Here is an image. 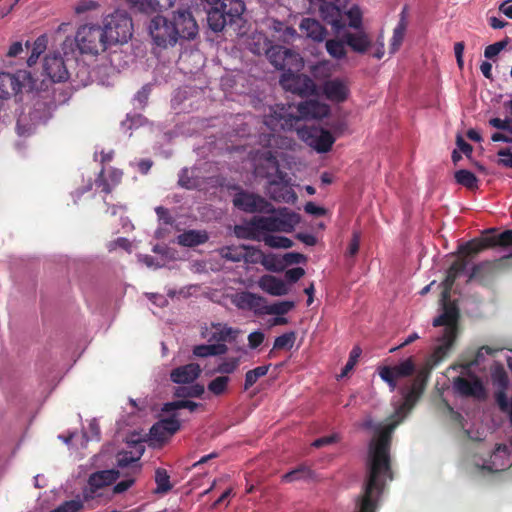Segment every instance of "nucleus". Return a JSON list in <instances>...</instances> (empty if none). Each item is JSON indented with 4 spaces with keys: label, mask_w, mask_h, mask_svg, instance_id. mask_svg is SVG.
Here are the masks:
<instances>
[{
    "label": "nucleus",
    "mask_w": 512,
    "mask_h": 512,
    "mask_svg": "<svg viewBox=\"0 0 512 512\" xmlns=\"http://www.w3.org/2000/svg\"><path fill=\"white\" fill-rule=\"evenodd\" d=\"M264 334L261 331H254L248 335V344L251 349H255L264 341Z\"/></svg>",
    "instance_id": "62"
},
{
    "label": "nucleus",
    "mask_w": 512,
    "mask_h": 512,
    "mask_svg": "<svg viewBox=\"0 0 512 512\" xmlns=\"http://www.w3.org/2000/svg\"><path fill=\"white\" fill-rule=\"evenodd\" d=\"M47 42H48L47 37L45 35H42L35 40V42L33 44L31 55L29 56V58L27 60L28 66L31 67L34 64H36L40 55L46 50Z\"/></svg>",
    "instance_id": "42"
},
{
    "label": "nucleus",
    "mask_w": 512,
    "mask_h": 512,
    "mask_svg": "<svg viewBox=\"0 0 512 512\" xmlns=\"http://www.w3.org/2000/svg\"><path fill=\"white\" fill-rule=\"evenodd\" d=\"M280 84L286 91L300 96H311L317 93L316 84L310 77L295 74L293 70L286 71L282 74Z\"/></svg>",
    "instance_id": "14"
},
{
    "label": "nucleus",
    "mask_w": 512,
    "mask_h": 512,
    "mask_svg": "<svg viewBox=\"0 0 512 512\" xmlns=\"http://www.w3.org/2000/svg\"><path fill=\"white\" fill-rule=\"evenodd\" d=\"M295 340L296 335L294 332L285 333L275 339L273 348L276 350L291 349Z\"/></svg>",
    "instance_id": "51"
},
{
    "label": "nucleus",
    "mask_w": 512,
    "mask_h": 512,
    "mask_svg": "<svg viewBox=\"0 0 512 512\" xmlns=\"http://www.w3.org/2000/svg\"><path fill=\"white\" fill-rule=\"evenodd\" d=\"M186 25L185 28L175 27L176 23H172L171 19L164 16H155L149 24V33L153 42L159 46L166 48L174 46L179 39H194L198 34V25L191 19L182 20Z\"/></svg>",
    "instance_id": "6"
},
{
    "label": "nucleus",
    "mask_w": 512,
    "mask_h": 512,
    "mask_svg": "<svg viewBox=\"0 0 512 512\" xmlns=\"http://www.w3.org/2000/svg\"><path fill=\"white\" fill-rule=\"evenodd\" d=\"M223 6H229V14L232 16H241L245 11L243 0H222Z\"/></svg>",
    "instance_id": "54"
},
{
    "label": "nucleus",
    "mask_w": 512,
    "mask_h": 512,
    "mask_svg": "<svg viewBox=\"0 0 512 512\" xmlns=\"http://www.w3.org/2000/svg\"><path fill=\"white\" fill-rule=\"evenodd\" d=\"M282 261L285 269L287 266L305 262L306 257L297 252H289L282 256Z\"/></svg>",
    "instance_id": "57"
},
{
    "label": "nucleus",
    "mask_w": 512,
    "mask_h": 512,
    "mask_svg": "<svg viewBox=\"0 0 512 512\" xmlns=\"http://www.w3.org/2000/svg\"><path fill=\"white\" fill-rule=\"evenodd\" d=\"M460 369V375L454 378L452 382L454 392L466 398L485 399L486 390L480 378L473 374L471 370Z\"/></svg>",
    "instance_id": "11"
},
{
    "label": "nucleus",
    "mask_w": 512,
    "mask_h": 512,
    "mask_svg": "<svg viewBox=\"0 0 512 512\" xmlns=\"http://www.w3.org/2000/svg\"><path fill=\"white\" fill-rule=\"evenodd\" d=\"M295 307L293 301H280L273 304H267L265 302L263 315H276L283 316L290 312Z\"/></svg>",
    "instance_id": "34"
},
{
    "label": "nucleus",
    "mask_w": 512,
    "mask_h": 512,
    "mask_svg": "<svg viewBox=\"0 0 512 512\" xmlns=\"http://www.w3.org/2000/svg\"><path fill=\"white\" fill-rule=\"evenodd\" d=\"M28 74L26 71H18L14 74L8 72L0 73V98L7 99L11 95L18 94L24 82L27 80Z\"/></svg>",
    "instance_id": "19"
},
{
    "label": "nucleus",
    "mask_w": 512,
    "mask_h": 512,
    "mask_svg": "<svg viewBox=\"0 0 512 512\" xmlns=\"http://www.w3.org/2000/svg\"><path fill=\"white\" fill-rule=\"evenodd\" d=\"M305 274V271L301 267L292 268L286 271L285 277L288 281L291 283H294L298 281L301 277H303Z\"/></svg>",
    "instance_id": "64"
},
{
    "label": "nucleus",
    "mask_w": 512,
    "mask_h": 512,
    "mask_svg": "<svg viewBox=\"0 0 512 512\" xmlns=\"http://www.w3.org/2000/svg\"><path fill=\"white\" fill-rule=\"evenodd\" d=\"M324 1L319 6V15L321 19L331 26L332 30L339 34L345 28L343 20V8L347 5L348 0Z\"/></svg>",
    "instance_id": "15"
},
{
    "label": "nucleus",
    "mask_w": 512,
    "mask_h": 512,
    "mask_svg": "<svg viewBox=\"0 0 512 512\" xmlns=\"http://www.w3.org/2000/svg\"><path fill=\"white\" fill-rule=\"evenodd\" d=\"M178 183L181 187L186 189L197 188L199 185L198 179L194 176V170L188 168L181 170Z\"/></svg>",
    "instance_id": "45"
},
{
    "label": "nucleus",
    "mask_w": 512,
    "mask_h": 512,
    "mask_svg": "<svg viewBox=\"0 0 512 512\" xmlns=\"http://www.w3.org/2000/svg\"><path fill=\"white\" fill-rule=\"evenodd\" d=\"M259 288L265 293L272 296H284L287 295L290 291V286L284 280L266 274L259 278L258 280Z\"/></svg>",
    "instance_id": "25"
},
{
    "label": "nucleus",
    "mask_w": 512,
    "mask_h": 512,
    "mask_svg": "<svg viewBox=\"0 0 512 512\" xmlns=\"http://www.w3.org/2000/svg\"><path fill=\"white\" fill-rule=\"evenodd\" d=\"M222 258L232 261L240 262L243 259V246H226L219 250Z\"/></svg>",
    "instance_id": "44"
},
{
    "label": "nucleus",
    "mask_w": 512,
    "mask_h": 512,
    "mask_svg": "<svg viewBox=\"0 0 512 512\" xmlns=\"http://www.w3.org/2000/svg\"><path fill=\"white\" fill-rule=\"evenodd\" d=\"M229 6L224 7L223 1L220 7L208 8L207 10V22L209 27L214 32L222 31L228 22H233L240 16H232L229 13Z\"/></svg>",
    "instance_id": "23"
},
{
    "label": "nucleus",
    "mask_w": 512,
    "mask_h": 512,
    "mask_svg": "<svg viewBox=\"0 0 512 512\" xmlns=\"http://www.w3.org/2000/svg\"><path fill=\"white\" fill-rule=\"evenodd\" d=\"M238 333V330L221 323H211L209 326L205 325L201 328L202 338L210 343L235 339Z\"/></svg>",
    "instance_id": "20"
},
{
    "label": "nucleus",
    "mask_w": 512,
    "mask_h": 512,
    "mask_svg": "<svg viewBox=\"0 0 512 512\" xmlns=\"http://www.w3.org/2000/svg\"><path fill=\"white\" fill-rule=\"evenodd\" d=\"M298 137L318 153H326L335 142V137L328 131L318 127H297Z\"/></svg>",
    "instance_id": "12"
},
{
    "label": "nucleus",
    "mask_w": 512,
    "mask_h": 512,
    "mask_svg": "<svg viewBox=\"0 0 512 512\" xmlns=\"http://www.w3.org/2000/svg\"><path fill=\"white\" fill-rule=\"evenodd\" d=\"M360 355H361V349L359 347H354L351 350L349 359L341 372V375H340L341 377H345L354 368Z\"/></svg>",
    "instance_id": "55"
},
{
    "label": "nucleus",
    "mask_w": 512,
    "mask_h": 512,
    "mask_svg": "<svg viewBox=\"0 0 512 512\" xmlns=\"http://www.w3.org/2000/svg\"><path fill=\"white\" fill-rule=\"evenodd\" d=\"M349 23L348 26L356 31L363 30V12L358 5L351 6L346 12Z\"/></svg>",
    "instance_id": "39"
},
{
    "label": "nucleus",
    "mask_w": 512,
    "mask_h": 512,
    "mask_svg": "<svg viewBox=\"0 0 512 512\" xmlns=\"http://www.w3.org/2000/svg\"><path fill=\"white\" fill-rule=\"evenodd\" d=\"M100 7L99 3L94 0H79L74 7L77 15H82L91 11H95Z\"/></svg>",
    "instance_id": "53"
},
{
    "label": "nucleus",
    "mask_w": 512,
    "mask_h": 512,
    "mask_svg": "<svg viewBox=\"0 0 512 512\" xmlns=\"http://www.w3.org/2000/svg\"><path fill=\"white\" fill-rule=\"evenodd\" d=\"M265 299L262 296L244 291L234 295L232 303L242 310L253 311L256 315H263Z\"/></svg>",
    "instance_id": "21"
},
{
    "label": "nucleus",
    "mask_w": 512,
    "mask_h": 512,
    "mask_svg": "<svg viewBox=\"0 0 512 512\" xmlns=\"http://www.w3.org/2000/svg\"><path fill=\"white\" fill-rule=\"evenodd\" d=\"M230 382L231 378L227 375L217 376L207 384V390L214 396H223L228 392Z\"/></svg>",
    "instance_id": "33"
},
{
    "label": "nucleus",
    "mask_w": 512,
    "mask_h": 512,
    "mask_svg": "<svg viewBox=\"0 0 512 512\" xmlns=\"http://www.w3.org/2000/svg\"><path fill=\"white\" fill-rule=\"evenodd\" d=\"M305 36L314 42H323L328 34L327 29L316 19L304 18L299 25Z\"/></svg>",
    "instance_id": "27"
},
{
    "label": "nucleus",
    "mask_w": 512,
    "mask_h": 512,
    "mask_svg": "<svg viewBox=\"0 0 512 512\" xmlns=\"http://www.w3.org/2000/svg\"><path fill=\"white\" fill-rule=\"evenodd\" d=\"M155 482L157 485L156 492L157 493H166L168 492L172 486L170 484V477L166 470L157 469L155 472Z\"/></svg>",
    "instance_id": "46"
},
{
    "label": "nucleus",
    "mask_w": 512,
    "mask_h": 512,
    "mask_svg": "<svg viewBox=\"0 0 512 512\" xmlns=\"http://www.w3.org/2000/svg\"><path fill=\"white\" fill-rule=\"evenodd\" d=\"M208 240V235L205 231L188 230L177 237V241L182 246L192 247L203 244Z\"/></svg>",
    "instance_id": "31"
},
{
    "label": "nucleus",
    "mask_w": 512,
    "mask_h": 512,
    "mask_svg": "<svg viewBox=\"0 0 512 512\" xmlns=\"http://www.w3.org/2000/svg\"><path fill=\"white\" fill-rule=\"evenodd\" d=\"M108 47L125 44L133 35V23L129 14L120 9L105 15L99 26Z\"/></svg>",
    "instance_id": "8"
},
{
    "label": "nucleus",
    "mask_w": 512,
    "mask_h": 512,
    "mask_svg": "<svg viewBox=\"0 0 512 512\" xmlns=\"http://www.w3.org/2000/svg\"><path fill=\"white\" fill-rule=\"evenodd\" d=\"M347 47L358 54H365L372 50V56L376 59H381L385 54L384 35L380 33L375 42H373L365 30L356 32L344 31L339 36L327 39L325 42L327 53L335 60H343L347 57Z\"/></svg>",
    "instance_id": "2"
},
{
    "label": "nucleus",
    "mask_w": 512,
    "mask_h": 512,
    "mask_svg": "<svg viewBox=\"0 0 512 512\" xmlns=\"http://www.w3.org/2000/svg\"><path fill=\"white\" fill-rule=\"evenodd\" d=\"M200 406L199 403L190 400H178L164 404L163 411L170 412L178 409H188L190 412H194Z\"/></svg>",
    "instance_id": "47"
},
{
    "label": "nucleus",
    "mask_w": 512,
    "mask_h": 512,
    "mask_svg": "<svg viewBox=\"0 0 512 512\" xmlns=\"http://www.w3.org/2000/svg\"><path fill=\"white\" fill-rule=\"evenodd\" d=\"M267 58L276 69L283 70L284 72L298 71L303 65L298 53L283 46H271L267 51Z\"/></svg>",
    "instance_id": "13"
},
{
    "label": "nucleus",
    "mask_w": 512,
    "mask_h": 512,
    "mask_svg": "<svg viewBox=\"0 0 512 512\" xmlns=\"http://www.w3.org/2000/svg\"><path fill=\"white\" fill-rule=\"evenodd\" d=\"M44 72L54 82H61L68 78V71L59 54H51L45 57Z\"/></svg>",
    "instance_id": "24"
},
{
    "label": "nucleus",
    "mask_w": 512,
    "mask_h": 512,
    "mask_svg": "<svg viewBox=\"0 0 512 512\" xmlns=\"http://www.w3.org/2000/svg\"><path fill=\"white\" fill-rule=\"evenodd\" d=\"M270 47L269 41L262 33L253 34L248 43L249 50L256 55H261L263 53L267 55V51Z\"/></svg>",
    "instance_id": "35"
},
{
    "label": "nucleus",
    "mask_w": 512,
    "mask_h": 512,
    "mask_svg": "<svg viewBox=\"0 0 512 512\" xmlns=\"http://www.w3.org/2000/svg\"><path fill=\"white\" fill-rule=\"evenodd\" d=\"M119 477V472L111 469V470H102L95 472L90 475L88 484L89 487L95 491L102 487L108 486L113 483Z\"/></svg>",
    "instance_id": "29"
},
{
    "label": "nucleus",
    "mask_w": 512,
    "mask_h": 512,
    "mask_svg": "<svg viewBox=\"0 0 512 512\" xmlns=\"http://www.w3.org/2000/svg\"><path fill=\"white\" fill-rule=\"evenodd\" d=\"M243 246V261L249 264H256V263H262L264 253L254 247L250 246Z\"/></svg>",
    "instance_id": "48"
},
{
    "label": "nucleus",
    "mask_w": 512,
    "mask_h": 512,
    "mask_svg": "<svg viewBox=\"0 0 512 512\" xmlns=\"http://www.w3.org/2000/svg\"><path fill=\"white\" fill-rule=\"evenodd\" d=\"M323 95L331 102L341 103L348 99L350 94L349 81L346 78L335 77L322 84Z\"/></svg>",
    "instance_id": "18"
},
{
    "label": "nucleus",
    "mask_w": 512,
    "mask_h": 512,
    "mask_svg": "<svg viewBox=\"0 0 512 512\" xmlns=\"http://www.w3.org/2000/svg\"><path fill=\"white\" fill-rule=\"evenodd\" d=\"M186 18H189L193 22L196 23V20L194 19V17L192 16V14L188 10H179L177 12H174L173 16L170 19H171L172 23H176L177 24L176 25L177 27L185 28L186 25L184 24V22L182 20L186 19Z\"/></svg>",
    "instance_id": "59"
},
{
    "label": "nucleus",
    "mask_w": 512,
    "mask_h": 512,
    "mask_svg": "<svg viewBox=\"0 0 512 512\" xmlns=\"http://www.w3.org/2000/svg\"><path fill=\"white\" fill-rule=\"evenodd\" d=\"M135 475L136 474L129 473L124 480L119 481L114 486V493L120 494L127 491L134 484Z\"/></svg>",
    "instance_id": "60"
},
{
    "label": "nucleus",
    "mask_w": 512,
    "mask_h": 512,
    "mask_svg": "<svg viewBox=\"0 0 512 512\" xmlns=\"http://www.w3.org/2000/svg\"><path fill=\"white\" fill-rule=\"evenodd\" d=\"M506 45V41H499L488 45L484 50V56L488 59H493L506 47Z\"/></svg>",
    "instance_id": "58"
},
{
    "label": "nucleus",
    "mask_w": 512,
    "mask_h": 512,
    "mask_svg": "<svg viewBox=\"0 0 512 512\" xmlns=\"http://www.w3.org/2000/svg\"><path fill=\"white\" fill-rule=\"evenodd\" d=\"M496 245H512V230H506L497 236L470 241L462 247L461 253L464 254V256L458 257L454 261V263L448 269L446 278L442 283L444 287L442 291L444 301L450 297V290L454 284L455 279L465 271L469 263V260L467 259L468 255L477 254L488 247ZM508 257H512V253L509 254Z\"/></svg>",
    "instance_id": "5"
},
{
    "label": "nucleus",
    "mask_w": 512,
    "mask_h": 512,
    "mask_svg": "<svg viewBox=\"0 0 512 512\" xmlns=\"http://www.w3.org/2000/svg\"><path fill=\"white\" fill-rule=\"evenodd\" d=\"M512 464V440L509 445L500 444L491 454L489 460H483L481 464L476 463L482 469L489 472H498L507 469Z\"/></svg>",
    "instance_id": "17"
},
{
    "label": "nucleus",
    "mask_w": 512,
    "mask_h": 512,
    "mask_svg": "<svg viewBox=\"0 0 512 512\" xmlns=\"http://www.w3.org/2000/svg\"><path fill=\"white\" fill-rule=\"evenodd\" d=\"M298 37L297 31L293 27L286 26L283 33L277 36V39L283 42H292Z\"/></svg>",
    "instance_id": "61"
},
{
    "label": "nucleus",
    "mask_w": 512,
    "mask_h": 512,
    "mask_svg": "<svg viewBox=\"0 0 512 512\" xmlns=\"http://www.w3.org/2000/svg\"><path fill=\"white\" fill-rule=\"evenodd\" d=\"M270 368L269 365L258 366L252 370H249L245 374L244 390L251 388L259 378L265 376Z\"/></svg>",
    "instance_id": "40"
},
{
    "label": "nucleus",
    "mask_w": 512,
    "mask_h": 512,
    "mask_svg": "<svg viewBox=\"0 0 512 512\" xmlns=\"http://www.w3.org/2000/svg\"><path fill=\"white\" fill-rule=\"evenodd\" d=\"M233 204L238 209L249 213L273 211V205L265 198L254 193L244 191H241L234 196Z\"/></svg>",
    "instance_id": "16"
},
{
    "label": "nucleus",
    "mask_w": 512,
    "mask_h": 512,
    "mask_svg": "<svg viewBox=\"0 0 512 512\" xmlns=\"http://www.w3.org/2000/svg\"><path fill=\"white\" fill-rule=\"evenodd\" d=\"M180 428V422L175 417L160 420L150 429V438L157 442H164L176 433Z\"/></svg>",
    "instance_id": "22"
},
{
    "label": "nucleus",
    "mask_w": 512,
    "mask_h": 512,
    "mask_svg": "<svg viewBox=\"0 0 512 512\" xmlns=\"http://www.w3.org/2000/svg\"><path fill=\"white\" fill-rule=\"evenodd\" d=\"M240 363L241 359L239 357L222 358L215 367L214 372L229 376V374L234 373L239 368Z\"/></svg>",
    "instance_id": "36"
},
{
    "label": "nucleus",
    "mask_w": 512,
    "mask_h": 512,
    "mask_svg": "<svg viewBox=\"0 0 512 512\" xmlns=\"http://www.w3.org/2000/svg\"><path fill=\"white\" fill-rule=\"evenodd\" d=\"M405 23L401 21L394 29L390 44V53L394 54L398 51L404 39Z\"/></svg>",
    "instance_id": "50"
},
{
    "label": "nucleus",
    "mask_w": 512,
    "mask_h": 512,
    "mask_svg": "<svg viewBox=\"0 0 512 512\" xmlns=\"http://www.w3.org/2000/svg\"><path fill=\"white\" fill-rule=\"evenodd\" d=\"M311 477V471L306 466H300L283 475L282 479L285 482H293L299 479Z\"/></svg>",
    "instance_id": "52"
},
{
    "label": "nucleus",
    "mask_w": 512,
    "mask_h": 512,
    "mask_svg": "<svg viewBox=\"0 0 512 512\" xmlns=\"http://www.w3.org/2000/svg\"><path fill=\"white\" fill-rule=\"evenodd\" d=\"M201 374V367L197 363H189L173 369L170 378L177 384H188L196 380Z\"/></svg>",
    "instance_id": "26"
},
{
    "label": "nucleus",
    "mask_w": 512,
    "mask_h": 512,
    "mask_svg": "<svg viewBox=\"0 0 512 512\" xmlns=\"http://www.w3.org/2000/svg\"><path fill=\"white\" fill-rule=\"evenodd\" d=\"M269 216L254 217L250 221V227L254 235L274 232L291 233L300 223L301 217L298 213L287 207L274 208L267 212Z\"/></svg>",
    "instance_id": "7"
},
{
    "label": "nucleus",
    "mask_w": 512,
    "mask_h": 512,
    "mask_svg": "<svg viewBox=\"0 0 512 512\" xmlns=\"http://www.w3.org/2000/svg\"><path fill=\"white\" fill-rule=\"evenodd\" d=\"M110 179H111V185L106 181V179L104 178V170L102 169L100 174H99V177L98 179L96 180V184L98 186H101L102 187V190L105 192V193H110L111 190H112V186L118 184L121 180V177H122V172L120 170H117V169H113L111 172H110V175H109Z\"/></svg>",
    "instance_id": "41"
},
{
    "label": "nucleus",
    "mask_w": 512,
    "mask_h": 512,
    "mask_svg": "<svg viewBox=\"0 0 512 512\" xmlns=\"http://www.w3.org/2000/svg\"><path fill=\"white\" fill-rule=\"evenodd\" d=\"M338 439H339L338 434H333V435H330V436L321 437V438L316 439L312 443V446L315 447V448H320V447H323V446L335 443V442L338 441Z\"/></svg>",
    "instance_id": "63"
},
{
    "label": "nucleus",
    "mask_w": 512,
    "mask_h": 512,
    "mask_svg": "<svg viewBox=\"0 0 512 512\" xmlns=\"http://www.w3.org/2000/svg\"><path fill=\"white\" fill-rule=\"evenodd\" d=\"M262 157L268 163L269 167L277 171L276 178L269 181L267 191L270 198L277 202L295 203L297 195L292 189L287 174L279 171L278 160L274 153L270 150H266L262 153Z\"/></svg>",
    "instance_id": "9"
},
{
    "label": "nucleus",
    "mask_w": 512,
    "mask_h": 512,
    "mask_svg": "<svg viewBox=\"0 0 512 512\" xmlns=\"http://www.w3.org/2000/svg\"><path fill=\"white\" fill-rule=\"evenodd\" d=\"M253 239L257 241H263L268 247L276 249H288L293 246V241L291 239L284 236H275L272 235V233L256 234L253 235Z\"/></svg>",
    "instance_id": "30"
},
{
    "label": "nucleus",
    "mask_w": 512,
    "mask_h": 512,
    "mask_svg": "<svg viewBox=\"0 0 512 512\" xmlns=\"http://www.w3.org/2000/svg\"><path fill=\"white\" fill-rule=\"evenodd\" d=\"M228 347L222 343L201 344L193 348V354L196 357H208L225 354Z\"/></svg>",
    "instance_id": "32"
},
{
    "label": "nucleus",
    "mask_w": 512,
    "mask_h": 512,
    "mask_svg": "<svg viewBox=\"0 0 512 512\" xmlns=\"http://www.w3.org/2000/svg\"><path fill=\"white\" fill-rule=\"evenodd\" d=\"M495 350L488 346L481 347L475 356V359L469 362L462 361L461 363L450 366V369L457 370L458 368H465L471 370L472 367L478 366L483 360L485 355L492 354Z\"/></svg>",
    "instance_id": "37"
},
{
    "label": "nucleus",
    "mask_w": 512,
    "mask_h": 512,
    "mask_svg": "<svg viewBox=\"0 0 512 512\" xmlns=\"http://www.w3.org/2000/svg\"><path fill=\"white\" fill-rule=\"evenodd\" d=\"M415 371L416 365L412 358L379 368L380 378L388 384L391 392L398 389L399 396L392 399L394 413L389 422L376 427L375 435L369 443L363 494L356 500L353 512H376L385 484L393 479L389 453L391 435L412 409L423 389L421 375L412 377Z\"/></svg>",
    "instance_id": "1"
},
{
    "label": "nucleus",
    "mask_w": 512,
    "mask_h": 512,
    "mask_svg": "<svg viewBox=\"0 0 512 512\" xmlns=\"http://www.w3.org/2000/svg\"><path fill=\"white\" fill-rule=\"evenodd\" d=\"M141 445L135 446V452H121L117 455V463L121 468L130 467V473L137 474L140 471V465L137 463L143 454Z\"/></svg>",
    "instance_id": "28"
},
{
    "label": "nucleus",
    "mask_w": 512,
    "mask_h": 512,
    "mask_svg": "<svg viewBox=\"0 0 512 512\" xmlns=\"http://www.w3.org/2000/svg\"><path fill=\"white\" fill-rule=\"evenodd\" d=\"M82 507L81 500H69L50 512H79Z\"/></svg>",
    "instance_id": "56"
},
{
    "label": "nucleus",
    "mask_w": 512,
    "mask_h": 512,
    "mask_svg": "<svg viewBox=\"0 0 512 512\" xmlns=\"http://www.w3.org/2000/svg\"><path fill=\"white\" fill-rule=\"evenodd\" d=\"M265 269L271 272H281L284 270L282 256L276 254H264L262 263Z\"/></svg>",
    "instance_id": "43"
},
{
    "label": "nucleus",
    "mask_w": 512,
    "mask_h": 512,
    "mask_svg": "<svg viewBox=\"0 0 512 512\" xmlns=\"http://www.w3.org/2000/svg\"><path fill=\"white\" fill-rule=\"evenodd\" d=\"M75 42L82 54L96 56L109 48L99 25L95 24L80 26L75 35Z\"/></svg>",
    "instance_id": "10"
},
{
    "label": "nucleus",
    "mask_w": 512,
    "mask_h": 512,
    "mask_svg": "<svg viewBox=\"0 0 512 512\" xmlns=\"http://www.w3.org/2000/svg\"><path fill=\"white\" fill-rule=\"evenodd\" d=\"M299 116L289 112V108L283 105L269 107V112L264 116V124L273 132L291 130L301 119H322L330 113V106L318 100H306L298 104Z\"/></svg>",
    "instance_id": "3"
},
{
    "label": "nucleus",
    "mask_w": 512,
    "mask_h": 512,
    "mask_svg": "<svg viewBox=\"0 0 512 512\" xmlns=\"http://www.w3.org/2000/svg\"><path fill=\"white\" fill-rule=\"evenodd\" d=\"M455 180L467 189L474 190L478 188V179L471 171L465 169L457 171L455 173Z\"/></svg>",
    "instance_id": "38"
},
{
    "label": "nucleus",
    "mask_w": 512,
    "mask_h": 512,
    "mask_svg": "<svg viewBox=\"0 0 512 512\" xmlns=\"http://www.w3.org/2000/svg\"><path fill=\"white\" fill-rule=\"evenodd\" d=\"M496 402L500 410L507 414L512 425V396L508 397L505 392L500 391L496 394Z\"/></svg>",
    "instance_id": "49"
},
{
    "label": "nucleus",
    "mask_w": 512,
    "mask_h": 512,
    "mask_svg": "<svg viewBox=\"0 0 512 512\" xmlns=\"http://www.w3.org/2000/svg\"><path fill=\"white\" fill-rule=\"evenodd\" d=\"M443 312L433 320V326H442L441 335L437 337L433 351L427 359L426 365L431 370L441 363L452 351L457 335L458 309L450 303V297L444 301L441 293Z\"/></svg>",
    "instance_id": "4"
}]
</instances>
